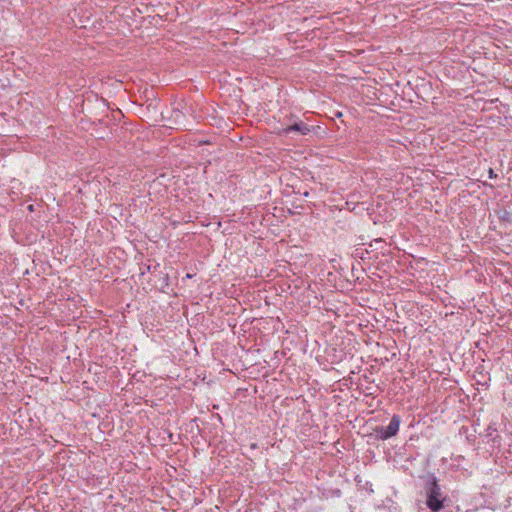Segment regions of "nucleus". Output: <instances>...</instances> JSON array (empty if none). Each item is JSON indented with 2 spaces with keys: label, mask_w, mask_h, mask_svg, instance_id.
I'll return each mask as SVG.
<instances>
[{
  "label": "nucleus",
  "mask_w": 512,
  "mask_h": 512,
  "mask_svg": "<svg viewBox=\"0 0 512 512\" xmlns=\"http://www.w3.org/2000/svg\"><path fill=\"white\" fill-rule=\"evenodd\" d=\"M399 426H400V417L397 415H394L391 418V421L388 424V426L385 428H381L378 431L379 438L382 440H387V439L395 436L397 434V432L399 431Z\"/></svg>",
  "instance_id": "f03ea898"
},
{
  "label": "nucleus",
  "mask_w": 512,
  "mask_h": 512,
  "mask_svg": "<svg viewBox=\"0 0 512 512\" xmlns=\"http://www.w3.org/2000/svg\"><path fill=\"white\" fill-rule=\"evenodd\" d=\"M426 504L433 512H438L443 507L442 494L435 479H433L427 488Z\"/></svg>",
  "instance_id": "f257e3e1"
},
{
  "label": "nucleus",
  "mask_w": 512,
  "mask_h": 512,
  "mask_svg": "<svg viewBox=\"0 0 512 512\" xmlns=\"http://www.w3.org/2000/svg\"><path fill=\"white\" fill-rule=\"evenodd\" d=\"M310 131V128L307 124L303 122H296L284 129H282V134H288L290 132H298L301 135H306Z\"/></svg>",
  "instance_id": "7ed1b4c3"
}]
</instances>
